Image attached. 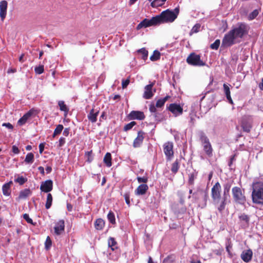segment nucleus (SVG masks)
Returning <instances> with one entry per match:
<instances>
[{
    "instance_id": "obj_1",
    "label": "nucleus",
    "mask_w": 263,
    "mask_h": 263,
    "mask_svg": "<svg viewBox=\"0 0 263 263\" xmlns=\"http://www.w3.org/2000/svg\"><path fill=\"white\" fill-rule=\"evenodd\" d=\"M179 12V8H176L174 11L167 9L163 11L160 14L156 15L159 24L172 23L177 17Z\"/></svg>"
},
{
    "instance_id": "obj_2",
    "label": "nucleus",
    "mask_w": 263,
    "mask_h": 263,
    "mask_svg": "<svg viewBox=\"0 0 263 263\" xmlns=\"http://www.w3.org/2000/svg\"><path fill=\"white\" fill-rule=\"evenodd\" d=\"M252 199L253 203L263 205V182H257L254 184Z\"/></svg>"
},
{
    "instance_id": "obj_3",
    "label": "nucleus",
    "mask_w": 263,
    "mask_h": 263,
    "mask_svg": "<svg viewBox=\"0 0 263 263\" xmlns=\"http://www.w3.org/2000/svg\"><path fill=\"white\" fill-rule=\"evenodd\" d=\"M232 193L235 202L244 204L246 202L245 191L238 186H234L232 189Z\"/></svg>"
},
{
    "instance_id": "obj_4",
    "label": "nucleus",
    "mask_w": 263,
    "mask_h": 263,
    "mask_svg": "<svg viewBox=\"0 0 263 263\" xmlns=\"http://www.w3.org/2000/svg\"><path fill=\"white\" fill-rule=\"evenodd\" d=\"M200 140L205 154L209 157H212L213 156V149L208 137L203 133L200 136Z\"/></svg>"
},
{
    "instance_id": "obj_5",
    "label": "nucleus",
    "mask_w": 263,
    "mask_h": 263,
    "mask_svg": "<svg viewBox=\"0 0 263 263\" xmlns=\"http://www.w3.org/2000/svg\"><path fill=\"white\" fill-rule=\"evenodd\" d=\"M221 186L219 182H217L211 189V196L215 203H218L221 199Z\"/></svg>"
},
{
    "instance_id": "obj_6",
    "label": "nucleus",
    "mask_w": 263,
    "mask_h": 263,
    "mask_svg": "<svg viewBox=\"0 0 263 263\" xmlns=\"http://www.w3.org/2000/svg\"><path fill=\"white\" fill-rule=\"evenodd\" d=\"M186 62L193 66H203L205 65V63L201 60L200 56L195 53L190 54L186 59Z\"/></svg>"
},
{
    "instance_id": "obj_7",
    "label": "nucleus",
    "mask_w": 263,
    "mask_h": 263,
    "mask_svg": "<svg viewBox=\"0 0 263 263\" xmlns=\"http://www.w3.org/2000/svg\"><path fill=\"white\" fill-rule=\"evenodd\" d=\"M157 16L152 17L151 19L144 18L136 27L137 30H140L142 28H146L153 26L159 25Z\"/></svg>"
},
{
    "instance_id": "obj_8",
    "label": "nucleus",
    "mask_w": 263,
    "mask_h": 263,
    "mask_svg": "<svg viewBox=\"0 0 263 263\" xmlns=\"http://www.w3.org/2000/svg\"><path fill=\"white\" fill-rule=\"evenodd\" d=\"M163 152L166 156V160L170 161L174 156V144L172 142L167 141L163 145Z\"/></svg>"
},
{
    "instance_id": "obj_9",
    "label": "nucleus",
    "mask_w": 263,
    "mask_h": 263,
    "mask_svg": "<svg viewBox=\"0 0 263 263\" xmlns=\"http://www.w3.org/2000/svg\"><path fill=\"white\" fill-rule=\"evenodd\" d=\"M235 39L233 32L230 30L224 35L222 40V46L225 47L231 46L235 44Z\"/></svg>"
},
{
    "instance_id": "obj_10",
    "label": "nucleus",
    "mask_w": 263,
    "mask_h": 263,
    "mask_svg": "<svg viewBox=\"0 0 263 263\" xmlns=\"http://www.w3.org/2000/svg\"><path fill=\"white\" fill-rule=\"evenodd\" d=\"M241 126L243 131L249 133L252 127V120L250 116H245L242 117Z\"/></svg>"
},
{
    "instance_id": "obj_11",
    "label": "nucleus",
    "mask_w": 263,
    "mask_h": 263,
    "mask_svg": "<svg viewBox=\"0 0 263 263\" xmlns=\"http://www.w3.org/2000/svg\"><path fill=\"white\" fill-rule=\"evenodd\" d=\"M168 109L175 117L182 115L183 111L182 107L176 103L171 104L168 107Z\"/></svg>"
},
{
    "instance_id": "obj_12",
    "label": "nucleus",
    "mask_w": 263,
    "mask_h": 263,
    "mask_svg": "<svg viewBox=\"0 0 263 263\" xmlns=\"http://www.w3.org/2000/svg\"><path fill=\"white\" fill-rule=\"evenodd\" d=\"M231 30L233 32L236 39L237 37L242 38L247 32L246 26L245 24H241L238 27Z\"/></svg>"
},
{
    "instance_id": "obj_13",
    "label": "nucleus",
    "mask_w": 263,
    "mask_h": 263,
    "mask_svg": "<svg viewBox=\"0 0 263 263\" xmlns=\"http://www.w3.org/2000/svg\"><path fill=\"white\" fill-rule=\"evenodd\" d=\"M145 133L142 130H140L137 133V137L134 139L133 146L135 148L139 147L141 146L145 138Z\"/></svg>"
},
{
    "instance_id": "obj_14",
    "label": "nucleus",
    "mask_w": 263,
    "mask_h": 263,
    "mask_svg": "<svg viewBox=\"0 0 263 263\" xmlns=\"http://www.w3.org/2000/svg\"><path fill=\"white\" fill-rule=\"evenodd\" d=\"M145 115L143 112L141 111H132L127 116L129 120H143L145 119Z\"/></svg>"
},
{
    "instance_id": "obj_15",
    "label": "nucleus",
    "mask_w": 263,
    "mask_h": 263,
    "mask_svg": "<svg viewBox=\"0 0 263 263\" xmlns=\"http://www.w3.org/2000/svg\"><path fill=\"white\" fill-rule=\"evenodd\" d=\"M53 189V182L51 180H47L41 182L40 190L42 192L49 193Z\"/></svg>"
},
{
    "instance_id": "obj_16",
    "label": "nucleus",
    "mask_w": 263,
    "mask_h": 263,
    "mask_svg": "<svg viewBox=\"0 0 263 263\" xmlns=\"http://www.w3.org/2000/svg\"><path fill=\"white\" fill-rule=\"evenodd\" d=\"M8 3L6 1L0 2V17L2 21L4 20L7 14Z\"/></svg>"
},
{
    "instance_id": "obj_17",
    "label": "nucleus",
    "mask_w": 263,
    "mask_h": 263,
    "mask_svg": "<svg viewBox=\"0 0 263 263\" xmlns=\"http://www.w3.org/2000/svg\"><path fill=\"white\" fill-rule=\"evenodd\" d=\"M54 233L58 235H61L65 230V222L64 220H60L55 224L54 228Z\"/></svg>"
},
{
    "instance_id": "obj_18",
    "label": "nucleus",
    "mask_w": 263,
    "mask_h": 263,
    "mask_svg": "<svg viewBox=\"0 0 263 263\" xmlns=\"http://www.w3.org/2000/svg\"><path fill=\"white\" fill-rule=\"evenodd\" d=\"M148 190V186L146 184H141L139 185L135 191L136 195H145Z\"/></svg>"
},
{
    "instance_id": "obj_19",
    "label": "nucleus",
    "mask_w": 263,
    "mask_h": 263,
    "mask_svg": "<svg viewBox=\"0 0 263 263\" xmlns=\"http://www.w3.org/2000/svg\"><path fill=\"white\" fill-rule=\"evenodd\" d=\"M154 85V83H151L145 86L144 88L145 91L143 95V98L145 99H150L153 96L154 93L152 91V88Z\"/></svg>"
},
{
    "instance_id": "obj_20",
    "label": "nucleus",
    "mask_w": 263,
    "mask_h": 263,
    "mask_svg": "<svg viewBox=\"0 0 263 263\" xmlns=\"http://www.w3.org/2000/svg\"><path fill=\"white\" fill-rule=\"evenodd\" d=\"M33 112L34 110L33 109L29 110L27 113L24 115V116L18 120L17 123L20 125H23L25 124L26 123L27 121L28 120V119L32 115Z\"/></svg>"
},
{
    "instance_id": "obj_21",
    "label": "nucleus",
    "mask_w": 263,
    "mask_h": 263,
    "mask_svg": "<svg viewBox=\"0 0 263 263\" xmlns=\"http://www.w3.org/2000/svg\"><path fill=\"white\" fill-rule=\"evenodd\" d=\"M32 194L31 191L29 189H25L20 191L16 200L20 201L26 199L28 196H30Z\"/></svg>"
},
{
    "instance_id": "obj_22",
    "label": "nucleus",
    "mask_w": 263,
    "mask_h": 263,
    "mask_svg": "<svg viewBox=\"0 0 263 263\" xmlns=\"http://www.w3.org/2000/svg\"><path fill=\"white\" fill-rule=\"evenodd\" d=\"M230 86H231V85L224 83L223 85V91L228 102L231 104H233V101L231 97Z\"/></svg>"
},
{
    "instance_id": "obj_23",
    "label": "nucleus",
    "mask_w": 263,
    "mask_h": 263,
    "mask_svg": "<svg viewBox=\"0 0 263 263\" xmlns=\"http://www.w3.org/2000/svg\"><path fill=\"white\" fill-rule=\"evenodd\" d=\"M253 253L251 250L249 249L243 251L241 254V259L246 262L250 261L252 258Z\"/></svg>"
},
{
    "instance_id": "obj_24",
    "label": "nucleus",
    "mask_w": 263,
    "mask_h": 263,
    "mask_svg": "<svg viewBox=\"0 0 263 263\" xmlns=\"http://www.w3.org/2000/svg\"><path fill=\"white\" fill-rule=\"evenodd\" d=\"M99 112V110H95L94 108L91 109L87 116L88 120L92 123L96 122L97 120V116H98Z\"/></svg>"
},
{
    "instance_id": "obj_25",
    "label": "nucleus",
    "mask_w": 263,
    "mask_h": 263,
    "mask_svg": "<svg viewBox=\"0 0 263 263\" xmlns=\"http://www.w3.org/2000/svg\"><path fill=\"white\" fill-rule=\"evenodd\" d=\"M12 184V181L5 183L2 186V192L4 196H9L11 194V185Z\"/></svg>"
},
{
    "instance_id": "obj_26",
    "label": "nucleus",
    "mask_w": 263,
    "mask_h": 263,
    "mask_svg": "<svg viewBox=\"0 0 263 263\" xmlns=\"http://www.w3.org/2000/svg\"><path fill=\"white\" fill-rule=\"evenodd\" d=\"M111 160H112V158H111V154L110 153H107L105 155V156L103 159V162L105 164L106 166L109 167L111 166V165H112Z\"/></svg>"
},
{
    "instance_id": "obj_27",
    "label": "nucleus",
    "mask_w": 263,
    "mask_h": 263,
    "mask_svg": "<svg viewBox=\"0 0 263 263\" xmlns=\"http://www.w3.org/2000/svg\"><path fill=\"white\" fill-rule=\"evenodd\" d=\"M105 222L104 221L101 219H98L96 220L95 222V227L98 230H101L104 227Z\"/></svg>"
},
{
    "instance_id": "obj_28",
    "label": "nucleus",
    "mask_w": 263,
    "mask_h": 263,
    "mask_svg": "<svg viewBox=\"0 0 263 263\" xmlns=\"http://www.w3.org/2000/svg\"><path fill=\"white\" fill-rule=\"evenodd\" d=\"M226 200H227V197L223 196L222 197L221 201L219 202H220V204L218 205L217 209H218V211L221 213H222V212L223 211V210L225 209L226 205L227 204Z\"/></svg>"
},
{
    "instance_id": "obj_29",
    "label": "nucleus",
    "mask_w": 263,
    "mask_h": 263,
    "mask_svg": "<svg viewBox=\"0 0 263 263\" xmlns=\"http://www.w3.org/2000/svg\"><path fill=\"white\" fill-rule=\"evenodd\" d=\"M198 172L194 171L193 173L189 175L188 183L189 185H193L194 184V180L197 178Z\"/></svg>"
},
{
    "instance_id": "obj_30",
    "label": "nucleus",
    "mask_w": 263,
    "mask_h": 263,
    "mask_svg": "<svg viewBox=\"0 0 263 263\" xmlns=\"http://www.w3.org/2000/svg\"><path fill=\"white\" fill-rule=\"evenodd\" d=\"M53 198L51 193H48L47 195V199L45 203V208L46 209H49L52 205Z\"/></svg>"
},
{
    "instance_id": "obj_31",
    "label": "nucleus",
    "mask_w": 263,
    "mask_h": 263,
    "mask_svg": "<svg viewBox=\"0 0 263 263\" xmlns=\"http://www.w3.org/2000/svg\"><path fill=\"white\" fill-rule=\"evenodd\" d=\"M166 0H154L151 5L153 8H157L163 6Z\"/></svg>"
},
{
    "instance_id": "obj_32",
    "label": "nucleus",
    "mask_w": 263,
    "mask_h": 263,
    "mask_svg": "<svg viewBox=\"0 0 263 263\" xmlns=\"http://www.w3.org/2000/svg\"><path fill=\"white\" fill-rule=\"evenodd\" d=\"M170 98L169 96H166L163 99H159L156 103V106L157 107H161L163 106L164 105L165 102Z\"/></svg>"
},
{
    "instance_id": "obj_33",
    "label": "nucleus",
    "mask_w": 263,
    "mask_h": 263,
    "mask_svg": "<svg viewBox=\"0 0 263 263\" xmlns=\"http://www.w3.org/2000/svg\"><path fill=\"white\" fill-rule=\"evenodd\" d=\"M179 168V162L178 159H176L174 162L172 164L171 171L176 174L178 171Z\"/></svg>"
},
{
    "instance_id": "obj_34",
    "label": "nucleus",
    "mask_w": 263,
    "mask_h": 263,
    "mask_svg": "<svg viewBox=\"0 0 263 263\" xmlns=\"http://www.w3.org/2000/svg\"><path fill=\"white\" fill-rule=\"evenodd\" d=\"M108 245L109 247L111 248L112 251L115 250V249L117 248L116 247L117 245V242L115 240V238L113 237H110L108 240Z\"/></svg>"
},
{
    "instance_id": "obj_35",
    "label": "nucleus",
    "mask_w": 263,
    "mask_h": 263,
    "mask_svg": "<svg viewBox=\"0 0 263 263\" xmlns=\"http://www.w3.org/2000/svg\"><path fill=\"white\" fill-rule=\"evenodd\" d=\"M175 260L176 256L174 254H171L163 259V263H173Z\"/></svg>"
},
{
    "instance_id": "obj_36",
    "label": "nucleus",
    "mask_w": 263,
    "mask_h": 263,
    "mask_svg": "<svg viewBox=\"0 0 263 263\" xmlns=\"http://www.w3.org/2000/svg\"><path fill=\"white\" fill-rule=\"evenodd\" d=\"M160 52L158 50H155L153 52V55L150 57V60L152 61H156L160 59Z\"/></svg>"
},
{
    "instance_id": "obj_37",
    "label": "nucleus",
    "mask_w": 263,
    "mask_h": 263,
    "mask_svg": "<svg viewBox=\"0 0 263 263\" xmlns=\"http://www.w3.org/2000/svg\"><path fill=\"white\" fill-rule=\"evenodd\" d=\"M231 187V184L230 182H227L223 185V196L227 197L229 195Z\"/></svg>"
},
{
    "instance_id": "obj_38",
    "label": "nucleus",
    "mask_w": 263,
    "mask_h": 263,
    "mask_svg": "<svg viewBox=\"0 0 263 263\" xmlns=\"http://www.w3.org/2000/svg\"><path fill=\"white\" fill-rule=\"evenodd\" d=\"M34 161V154L32 153H28L26 156L25 162L28 164H31Z\"/></svg>"
},
{
    "instance_id": "obj_39",
    "label": "nucleus",
    "mask_w": 263,
    "mask_h": 263,
    "mask_svg": "<svg viewBox=\"0 0 263 263\" xmlns=\"http://www.w3.org/2000/svg\"><path fill=\"white\" fill-rule=\"evenodd\" d=\"M137 52L142 55V59L144 61L147 59L148 52L145 48H142L138 50Z\"/></svg>"
},
{
    "instance_id": "obj_40",
    "label": "nucleus",
    "mask_w": 263,
    "mask_h": 263,
    "mask_svg": "<svg viewBox=\"0 0 263 263\" xmlns=\"http://www.w3.org/2000/svg\"><path fill=\"white\" fill-rule=\"evenodd\" d=\"M63 128V126L62 124H59L57 125L52 135L53 138H54L57 135L61 134Z\"/></svg>"
},
{
    "instance_id": "obj_41",
    "label": "nucleus",
    "mask_w": 263,
    "mask_h": 263,
    "mask_svg": "<svg viewBox=\"0 0 263 263\" xmlns=\"http://www.w3.org/2000/svg\"><path fill=\"white\" fill-rule=\"evenodd\" d=\"M107 219L108 221L112 224L116 223V219L114 213L111 211H109L107 215Z\"/></svg>"
},
{
    "instance_id": "obj_42",
    "label": "nucleus",
    "mask_w": 263,
    "mask_h": 263,
    "mask_svg": "<svg viewBox=\"0 0 263 263\" xmlns=\"http://www.w3.org/2000/svg\"><path fill=\"white\" fill-rule=\"evenodd\" d=\"M201 25L199 24H195L192 28L190 32V35H192L194 33H197L199 31Z\"/></svg>"
},
{
    "instance_id": "obj_43",
    "label": "nucleus",
    "mask_w": 263,
    "mask_h": 263,
    "mask_svg": "<svg viewBox=\"0 0 263 263\" xmlns=\"http://www.w3.org/2000/svg\"><path fill=\"white\" fill-rule=\"evenodd\" d=\"M27 181V179L23 176H18L14 179V182L18 183L20 185L24 184Z\"/></svg>"
},
{
    "instance_id": "obj_44",
    "label": "nucleus",
    "mask_w": 263,
    "mask_h": 263,
    "mask_svg": "<svg viewBox=\"0 0 263 263\" xmlns=\"http://www.w3.org/2000/svg\"><path fill=\"white\" fill-rule=\"evenodd\" d=\"M137 123L135 121H132L130 123L126 124L123 128V130L124 132H127L130 129H131L135 125H136Z\"/></svg>"
},
{
    "instance_id": "obj_45",
    "label": "nucleus",
    "mask_w": 263,
    "mask_h": 263,
    "mask_svg": "<svg viewBox=\"0 0 263 263\" xmlns=\"http://www.w3.org/2000/svg\"><path fill=\"white\" fill-rule=\"evenodd\" d=\"M58 105L60 107V109L62 111H64L66 112H67L68 111V109L66 106V105L65 104V103L63 101H60L58 102Z\"/></svg>"
},
{
    "instance_id": "obj_46",
    "label": "nucleus",
    "mask_w": 263,
    "mask_h": 263,
    "mask_svg": "<svg viewBox=\"0 0 263 263\" xmlns=\"http://www.w3.org/2000/svg\"><path fill=\"white\" fill-rule=\"evenodd\" d=\"M220 44V40L217 39V40H215L213 43L211 44L210 48L212 49L217 50L219 47Z\"/></svg>"
},
{
    "instance_id": "obj_47",
    "label": "nucleus",
    "mask_w": 263,
    "mask_h": 263,
    "mask_svg": "<svg viewBox=\"0 0 263 263\" xmlns=\"http://www.w3.org/2000/svg\"><path fill=\"white\" fill-rule=\"evenodd\" d=\"M259 14V11L257 9L253 10L249 15V19L252 20L256 17Z\"/></svg>"
},
{
    "instance_id": "obj_48",
    "label": "nucleus",
    "mask_w": 263,
    "mask_h": 263,
    "mask_svg": "<svg viewBox=\"0 0 263 263\" xmlns=\"http://www.w3.org/2000/svg\"><path fill=\"white\" fill-rule=\"evenodd\" d=\"M137 179L139 183H143L142 184H146L148 181V177L146 176L142 177H137Z\"/></svg>"
},
{
    "instance_id": "obj_49",
    "label": "nucleus",
    "mask_w": 263,
    "mask_h": 263,
    "mask_svg": "<svg viewBox=\"0 0 263 263\" xmlns=\"http://www.w3.org/2000/svg\"><path fill=\"white\" fill-rule=\"evenodd\" d=\"M52 241L49 237V236H47L45 242V248L46 250H48L51 246Z\"/></svg>"
},
{
    "instance_id": "obj_50",
    "label": "nucleus",
    "mask_w": 263,
    "mask_h": 263,
    "mask_svg": "<svg viewBox=\"0 0 263 263\" xmlns=\"http://www.w3.org/2000/svg\"><path fill=\"white\" fill-rule=\"evenodd\" d=\"M92 151L91 150L89 152H85V156L87 157V162L90 163L93 160V157L92 156Z\"/></svg>"
},
{
    "instance_id": "obj_51",
    "label": "nucleus",
    "mask_w": 263,
    "mask_h": 263,
    "mask_svg": "<svg viewBox=\"0 0 263 263\" xmlns=\"http://www.w3.org/2000/svg\"><path fill=\"white\" fill-rule=\"evenodd\" d=\"M44 70V69L43 65H40L37 67H35V68H34L35 72L38 74H40L43 73Z\"/></svg>"
},
{
    "instance_id": "obj_52",
    "label": "nucleus",
    "mask_w": 263,
    "mask_h": 263,
    "mask_svg": "<svg viewBox=\"0 0 263 263\" xmlns=\"http://www.w3.org/2000/svg\"><path fill=\"white\" fill-rule=\"evenodd\" d=\"M124 197L126 203L129 206L130 205V192H127L124 194Z\"/></svg>"
},
{
    "instance_id": "obj_53",
    "label": "nucleus",
    "mask_w": 263,
    "mask_h": 263,
    "mask_svg": "<svg viewBox=\"0 0 263 263\" xmlns=\"http://www.w3.org/2000/svg\"><path fill=\"white\" fill-rule=\"evenodd\" d=\"M239 218L240 220L244 221L246 223H248L249 221V217L246 214H243L241 215L240 216H239Z\"/></svg>"
},
{
    "instance_id": "obj_54",
    "label": "nucleus",
    "mask_w": 263,
    "mask_h": 263,
    "mask_svg": "<svg viewBox=\"0 0 263 263\" xmlns=\"http://www.w3.org/2000/svg\"><path fill=\"white\" fill-rule=\"evenodd\" d=\"M23 218L28 223L33 224L32 219L29 217L28 214H24L23 215Z\"/></svg>"
},
{
    "instance_id": "obj_55",
    "label": "nucleus",
    "mask_w": 263,
    "mask_h": 263,
    "mask_svg": "<svg viewBox=\"0 0 263 263\" xmlns=\"http://www.w3.org/2000/svg\"><path fill=\"white\" fill-rule=\"evenodd\" d=\"M129 82H130V80L129 79H127L126 80H122V88L123 89L126 88L127 86H128V85L129 84Z\"/></svg>"
},
{
    "instance_id": "obj_56",
    "label": "nucleus",
    "mask_w": 263,
    "mask_h": 263,
    "mask_svg": "<svg viewBox=\"0 0 263 263\" xmlns=\"http://www.w3.org/2000/svg\"><path fill=\"white\" fill-rule=\"evenodd\" d=\"M232 245L230 239H229L228 241V243L226 245V250L229 254H231L230 249L232 248Z\"/></svg>"
},
{
    "instance_id": "obj_57",
    "label": "nucleus",
    "mask_w": 263,
    "mask_h": 263,
    "mask_svg": "<svg viewBox=\"0 0 263 263\" xmlns=\"http://www.w3.org/2000/svg\"><path fill=\"white\" fill-rule=\"evenodd\" d=\"M65 143V139L63 137H61L59 141L58 147H61L63 146Z\"/></svg>"
},
{
    "instance_id": "obj_58",
    "label": "nucleus",
    "mask_w": 263,
    "mask_h": 263,
    "mask_svg": "<svg viewBox=\"0 0 263 263\" xmlns=\"http://www.w3.org/2000/svg\"><path fill=\"white\" fill-rule=\"evenodd\" d=\"M12 152L14 154H18L19 153H20V150L18 148V147L15 146V145H13L12 146Z\"/></svg>"
},
{
    "instance_id": "obj_59",
    "label": "nucleus",
    "mask_w": 263,
    "mask_h": 263,
    "mask_svg": "<svg viewBox=\"0 0 263 263\" xmlns=\"http://www.w3.org/2000/svg\"><path fill=\"white\" fill-rule=\"evenodd\" d=\"M156 107H157L156 106V105H154V104H151L149 106V109L151 112H156L157 111Z\"/></svg>"
},
{
    "instance_id": "obj_60",
    "label": "nucleus",
    "mask_w": 263,
    "mask_h": 263,
    "mask_svg": "<svg viewBox=\"0 0 263 263\" xmlns=\"http://www.w3.org/2000/svg\"><path fill=\"white\" fill-rule=\"evenodd\" d=\"M70 130V129L69 127L65 128L63 133V135L65 137H67L69 134Z\"/></svg>"
},
{
    "instance_id": "obj_61",
    "label": "nucleus",
    "mask_w": 263,
    "mask_h": 263,
    "mask_svg": "<svg viewBox=\"0 0 263 263\" xmlns=\"http://www.w3.org/2000/svg\"><path fill=\"white\" fill-rule=\"evenodd\" d=\"M2 126H5V127H6L10 129H12L13 128V125L11 123H4L2 124Z\"/></svg>"
},
{
    "instance_id": "obj_62",
    "label": "nucleus",
    "mask_w": 263,
    "mask_h": 263,
    "mask_svg": "<svg viewBox=\"0 0 263 263\" xmlns=\"http://www.w3.org/2000/svg\"><path fill=\"white\" fill-rule=\"evenodd\" d=\"M236 156V154L231 156V157L230 158V161L229 162V166L230 167H231V165H232L233 162L235 160V158Z\"/></svg>"
},
{
    "instance_id": "obj_63",
    "label": "nucleus",
    "mask_w": 263,
    "mask_h": 263,
    "mask_svg": "<svg viewBox=\"0 0 263 263\" xmlns=\"http://www.w3.org/2000/svg\"><path fill=\"white\" fill-rule=\"evenodd\" d=\"M44 144L40 143L39 144V152L40 154H42L44 149Z\"/></svg>"
},
{
    "instance_id": "obj_64",
    "label": "nucleus",
    "mask_w": 263,
    "mask_h": 263,
    "mask_svg": "<svg viewBox=\"0 0 263 263\" xmlns=\"http://www.w3.org/2000/svg\"><path fill=\"white\" fill-rule=\"evenodd\" d=\"M38 170L43 176L45 175L44 168L43 166H39Z\"/></svg>"
}]
</instances>
